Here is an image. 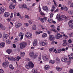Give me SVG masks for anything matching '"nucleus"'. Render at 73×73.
<instances>
[{
    "label": "nucleus",
    "instance_id": "nucleus-1",
    "mask_svg": "<svg viewBox=\"0 0 73 73\" xmlns=\"http://www.w3.org/2000/svg\"><path fill=\"white\" fill-rule=\"evenodd\" d=\"M6 57L7 58H8L9 60H11V61H18L21 59V56H18L14 58L13 57H11L8 56H7Z\"/></svg>",
    "mask_w": 73,
    "mask_h": 73
},
{
    "label": "nucleus",
    "instance_id": "nucleus-2",
    "mask_svg": "<svg viewBox=\"0 0 73 73\" xmlns=\"http://www.w3.org/2000/svg\"><path fill=\"white\" fill-rule=\"evenodd\" d=\"M34 64L31 61L28 62V64H26L25 67L27 69H29V68H33L34 67Z\"/></svg>",
    "mask_w": 73,
    "mask_h": 73
},
{
    "label": "nucleus",
    "instance_id": "nucleus-3",
    "mask_svg": "<svg viewBox=\"0 0 73 73\" xmlns=\"http://www.w3.org/2000/svg\"><path fill=\"white\" fill-rule=\"evenodd\" d=\"M58 15L57 14L56 17V19H58L59 21H61L64 20V19H66L68 17H66L65 15H62L58 17Z\"/></svg>",
    "mask_w": 73,
    "mask_h": 73
},
{
    "label": "nucleus",
    "instance_id": "nucleus-4",
    "mask_svg": "<svg viewBox=\"0 0 73 73\" xmlns=\"http://www.w3.org/2000/svg\"><path fill=\"white\" fill-rule=\"evenodd\" d=\"M19 45L21 49H23L27 46V43L26 42H22L19 44Z\"/></svg>",
    "mask_w": 73,
    "mask_h": 73
},
{
    "label": "nucleus",
    "instance_id": "nucleus-5",
    "mask_svg": "<svg viewBox=\"0 0 73 73\" xmlns=\"http://www.w3.org/2000/svg\"><path fill=\"white\" fill-rule=\"evenodd\" d=\"M8 39H10L9 36L8 34H5L3 37V40L4 41H6Z\"/></svg>",
    "mask_w": 73,
    "mask_h": 73
},
{
    "label": "nucleus",
    "instance_id": "nucleus-6",
    "mask_svg": "<svg viewBox=\"0 0 73 73\" xmlns=\"http://www.w3.org/2000/svg\"><path fill=\"white\" fill-rule=\"evenodd\" d=\"M62 36H63L62 35H61L60 33H58L55 35V37L56 39H60L62 38Z\"/></svg>",
    "mask_w": 73,
    "mask_h": 73
},
{
    "label": "nucleus",
    "instance_id": "nucleus-7",
    "mask_svg": "<svg viewBox=\"0 0 73 73\" xmlns=\"http://www.w3.org/2000/svg\"><path fill=\"white\" fill-rule=\"evenodd\" d=\"M68 24L69 27L71 29H73V20H71L69 21Z\"/></svg>",
    "mask_w": 73,
    "mask_h": 73
},
{
    "label": "nucleus",
    "instance_id": "nucleus-8",
    "mask_svg": "<svg viewBox=\"0 0 73 73\" xmlns=\"http://www.w3.org/2000/svg\"><path fill=\"white\" fill-rule=\"evenodd\" d=\"M48 38L51 41H52L54 40L55 39V37L54 36L52 35H50L48 37Z\"/></svg>",
    "mask_w": 73,
    "mask_h": 73
},
{
    "label": "nucleus",
    "instance_id": "nucleus-9",
    "mask_svg": "<svg viewBox=\"0 0 73 73\" xmlns=\"http://www.w3.org/2000/svg\"><path fill=\"white\" fill-rule=\"evenodd\" d=\"M15 24L16 28H19L20 26L22 25L21 23L19 22H16Z\"/></svg>",
    "mask_w": 73,
    "mask_h": 73
},
{
    "label": "nucleus",
    "instance_id": "nucleus-10",
    "mask_svg": "<svg viewBox=\"0 0 73 73\" xmlns=\"http://www.w3.org/2000/svg\"><path fill=\"white\" fill-rule=\"evenodd\" d=\"M9 65V62L8 61H6L3 63L2 64V66L3 67H4V68H6V67L7 66H8Z\"/></svg>",
    "mask_w": 73,
    "mask_h": 73
},
{
    "label": "nucleus",
    "instance_id": "nucleus-11",
    "mask_svg": "<svg viewBox=\"0 0 73 73\" xmlns=\"http://www.w3.org/2000/svg\"><path fill=\"white\" fill-rule=\"evenodd\" d=\"M25 36L26 37H27V38L28 37H32V34H31V33L28 32L26 33Z\"/></svg>",
    "mask_w": 73,
    "mask_h": 73
},
{
    "label": "nucleus",
    "instance_id": "nucleus-12",
    "mask_svg": "<svg viewBox=\"0 0 73 73\" xmlns=\"http://www.w3.org/2000/svg\"><path fill=\"white\" fill-rule=\"evenodd\" d=\"M44 11H46V12H48L49 11V9L48 7L46 6H44L42 7Z\"/></svg>",
    "mask_w": 73,
    "mask_h": 73
},
{
    "label": "nucleus",
    "instance_id": "nucleus-13",
    "mask_svg": "<svg viewBox=\"0 0 73 73\" xmlns=\"http://www.w3.org/2000/svg\"><path fill=\"white\" fill-rule=\"evenodd\" d=\"M43 60L45 61H49V58L47 56H44L43 57Z\"/></svg>",
    "mask_w": 73,
    "mask_h": 73
},
{
    "label": "nucleus",
    "instance_id": "nucleus-14",
    "mask_svg": "<svg viewBox=\"0 0 73 73\" xmlns=\"http://www.w3.org/2000/svg\"><path fill=\"white\" fill-rule=\"evenodd\" d=\"M37 40L35 39L33 42V45L34 46H36L37 45Z\"/></svg>",
    "mask_w": 73,
    "mask_h": 73
},
{
    "label": "nucleus",
    "instance_id": "nucleus-15",
    "mask_svg": "<svg viewBox=\"0 0 73 73\" xmlns=\"http://www.w3.org/2000/svg\"><path fill=\"white\" fill-rule=\"evenodd\" d=\"M19 37H21L20 38L21 40H23V37H24V35L23 34L22 32H20L19 34Z\"/></svg>",
    "mask_w": 73,
    "mask_h": 73
},
{
    "label": "nucleus",
    "instance_id": "nucleus-16",
    "mask_svg": "<svg viewBox=\"0 0 73 73\" xmlns=\"http://www.w3.org/2000/svg\"><path fill=\"white\" fill-rule=\"evenodd\" d=\"M64 62L65 63L67 64L68 65H69L70 64V60L68 59L67 58H66V60Z\"/></svg>",
    "mask_w": 73,
    "mask_h": 73
},
{
    "label": "nucleus",
    "instance_id": "nucleus-17",
    "mask_svg": "<svg viewBox=\"0 0 73 73\" xmlns=\"http://www.w3.org/2000/svg\"><path fill=\"white\" fill-rule=\"evenodd\" d=\"M68 56L69 57V58L70 60H73V53H71L70 55H68Z\"/></svg>",
    "mask_w": 73,
    "mask_h": 73
},
{
    "label": "nucleus",
    "instance_id": "nucleus-18",
    "mask_svg": "<svg viewBox=\"0 0 73 73\" xmlns=\"http://www.w3.org/2000/svg\"><path fill=\"white\" fill-rule=\"evenodd\" d=\"M9 8L11 9H13L15 8V6L13 5H11L9 6Z\"/></svg>",
    "mask_w": 73,
    "mask_h": 73
},
{
    "label": "nucleus",
    "instance_id": "nucleus-19",
    "mask_svg": "<svg viewBox=\"0 0 73 73\" xmlns=\"http://www.w3.org/2000/svg\"><path fill=\"white\" fill-rule=\"evenodd\" d=\"M9 13L8 12H6L4 14V16L5 17H8L9 16Z\"/></svg>",
    "mask_w": 73,
    "mask_h": 73
},
{
    "label": "nucleus",
    "instance_id": "nucleus-20",
    "mask_svg": "<svg viewBox=\"0 0 73 73\" xmlns=\"http://www.w3.org/2000/svg\"><path fill=\"white\" fill-rule=\"evenodd\" d=\"M40 44L42 45V46H45L46 45V42L44 41H41L40 42Z\"/></svg>",
    "mask_w": 73,
    "mask_h": 73
},
{
    "label": "nucleus",
    "instance_id": "nucleus-21",
    "mask_svg": "<svg viewBox=\"0 0 73 73\" xmlns=\"http://www.w3.org/2000/svg\"><path fill=\"white\" fill-rule=\"evenodd\" d=\"M6 52L8 54H11L12 53V50L11 49H8L6 51Z\"/></svg>",
    "mask_w": 73,
    "mask_h": 73
},
{
    "label": "nucleus",
    "instance_id": "nucleus-22",
    "mask_svg": "<svg viewBox=\"0 0 73 73\" xmlns=\"http://www.w3.org/2000/svg\"><path fill=\"white\" fill-rule=\"evenodd\" d=\"M55 61L56 63H59L60 62V59L58 57H56L55 59Z\"/></svg>",
    "mask_w": 73,
    "mask_h": 73
},
{
    "label": "nucleus",
    "instance_id": "nucleus-23",
    "mask_svg": "<svg viewBox=\"0 0 73 73\" xmlns=\"http://www.w3.org/2000/svg\"><path fill=\"white\" fill-rule=\"evenodd\" d=\"M22 7L23 8H25L26 9H29L27 8L28 6L26 4H23L22 5Z\"/></svg>",
    "mask_w": 73,
    "mask_h": 73
},
{
    "label": "nucleus",
    "instance_id": "nucleus-24",
    "mask_svg": "<svg viewBox=\"0 0 73 73\" xmlns=\"http://www.w3.org/2000/svg\"><path fill=\"white\" fill-rule=\"evenodd\" d=\"M5 43L4 42H2L0 44V47L1 48H3L5 46Z\"/></svg>",
    "mask_w": 73,
    "mask_h": 73
},
{
    "label": "nucleus",
    "instance_id": "nucleus-25",
    "mask_svg": "<svg viewBox=\"0 0 73 73\" xmlns=\"http://www.w3.org/2000/svg\"><path fill=\"white\" fill-rule=\"evenodd\" d=\"M50 66L48 65H45L44 66V68L46 70L49 69Z\"/></svg>",
    "mask_w": 73,
    "mask_h": 73
},
{
    "label": "nucleus",
    "instance_id": "nucleus-26",
    "mask_svg": "<svg viewBox=\"0 0 73 73\" xmlns=\"http://www.w3.org/2000/svg\"><path fill=\"white\" fill-rule=\"evenodd\" d=\"M56 70L58 71V72H60L61 71V70H62V68L60 67H57L56 68Z\"/></svg>",
    "mask_w": 73,
    "mask_h": 73
},
{
    "label": "nucleus",
    "instance_id": "nucleus-27",
    "mask_svg": "<svg viewBox=\"0 0 73 73\" xmlns=\"http://www.w3.org/2000/svg\"><path fill=\"white\" fill-rule=\"evenodd\" d=\"M38 20H40V21H41V22H42V23H44V19L43 18H41L40 17H39L38 18Z\"/></svg>",
    "mask_w": 73,
    "mask_h": 73
},
{
    "label": "nucleus",
    "instance_id": "nucleus-28",
    "mask_svg": "<svg viewBox=\"0 0 73 73\" xmlns=\"http://www.w3.org/2000/svg\"><path fill=\"white\" fill-rule=\"evenodd\" d=\"M48 36V35L46 33H44L42 35V37L43 38H45V37H46Z\"/></svg>",
    "mask_w": 73,
    "mask_h": 73
},
{
    "label": "nucleus",
    "instance_id": "nucleus-29",
    "mask_svg": "<svg viewBox=\"0 0 73 73\" xmlns=\"http://www.w3.org/2000/svg\"><path fill=\"white\" fill-rule=\"evenodd\" d=\"M30 56L31 57H32L34 56L35 54L33 52H31L29 53Z\"/></svg>",
    "mask_w": 73,
    "mask_h": 73
},
{
    "label": "nucleus",
    "instance_id": "nucleus-30",
    "mask_svg": "<svg viewBox=\"0 0 73 73\" xmlns=\"http://www.w3.org/2000/svg\"><path fill=\"white\" fill-rule=\"evenodd\" d=\"M55 62H56V61L54 60H52L49 61V63L52 64H54Z\"/></svg>",
    "mask_w": 73,
    "mask_h": 73
},
{
    "label": "nucleus",
    "instance_id": "nucleus-31",
    "mask_svg": "<svg viewBox=\"0 0 73 73\" xmlns=\"http://www.w3.org/2000/svg\"><path fill=\"white\" fill-rule=\"evenodd\" d=\"M10 39H7L6 41L7 44H9L11 42V41L9 40Z\"/></svg>",
    "mask_w": 73,
    "mask_h": 73
},
{
    "label": "nucleus",
    "instance_id": "nucleus-32",
    "mask_svg": "<svg viewBox=\"0 0 73 73\" xmlns=\"http://www.w3.org/2000/svg\"><path fill=\"white\" fill-rule=\"evenodd\" d=\"M50 31H52L53 32H55V33H57V31H56V30L55 29H50Z\"/></svg>",
    "mask_w": 73,
    "mask_h": 73
},
{
    "label": "nucleus",
    "instance_id": "nucleus-33",
    "mask_svg": "<svg viewBox=\"0 0 73 73\" xmlns=\"http://www.w3.org/2000/svg\"><path fill=\"white\" fill-rule=\"evenodd\" d=\"M66 58L65 59L64 58H62L61 59V60L62 62H65V61Z\"/></svg>",
    "mask_w": 73,
    "mask_h": 73
},
{
    "label": "nucleus",
    "instance_id": "nucleus-34",
    "mask_svg": "<svg viewBox=\"0 0 73 73\" xmlns=\"http://www.w3.org/2000/svg\"><path fill=\"white\" fill-rule=\"evenodd\" d=\"M43 33V31H39L36 32V35H39V34H40V33Z\"/></svg>",
    "mask_w": 73,
    "mask_h": 73
},
{
    "label": "nucleus",
    "instance_id": "nucleus-35",
    "mask_svg": "<svg viewBox=\"0 0 73 73\" xmlns=\"http://www.w3.org/2000/svg\"><path fill=\"white\" fill-rule=\"evenodd\" d=\"M68 13L69 14H70V15H72L73 13V11L72 10H69Z\"/></svg>",
    "mask_w": 73,
    "mask_h": 73
},
{
    "label": "nucleus",
    "instance_id": "nucleus-36",
    "mask_svg": "<svg viewBox=\"0 0 73 73\" xmlns=\"http://www.w3.org/2000/svg\"><path fill=\"white\" fill-rule=\"evenodd\" d=\"M9 68L10 69H12L13 70L14 69V67L13 66V65L12 64H10L9 66Z\"/></svg>",
    "mask_w": 73,
    "mask_h": 73
},
{
    "label": "nucleus",
    "instance_id": "nucleus-37",
    "mask_svg": "<svg viewBox=\"0 0 73 73\" xmlns=\"http://www.w3.org/2000/svg\"><path fill=\"white\" fill-rule=\"evenodd\" d=\"M25 52H22L21 53V57H24V56H25Z\"/></svg>",
    "mask_w": 73,
    "mask_h": 73
},
{
    "label": "nucleus",
    "instance_id": "nucleus-38",
    "mask_svg": "<svg viewBox=\"0 0 73 73\" xmlns=\"http://www.w3.org/2000/svg\"><path fill=\"white\" fill-rule=\"evenodd\" d=\"M63 36L64 38L65 39H67V38H68V36L65 34H63Z\"/></svg>",
    "mask_w": 73,
    "mask_h": 73
},
{
    "label": "nucleus",
    "instance_id": "nucleus-39",
    "mask_svg": "<svg viewBox=\"0 0 73 73\" xmlns=\"http://www.w3.org/2000/svg\"><path fill=\"white\" fill-rule=\"evenodd\" d=\"M1 29L2 30H3V31H4V30H5V29H6V28L5 27V26H3L1 28Z\"/></svg>",
    "mask_w": 73,
    "mask_h": 73
},
{
    "label": "nucleus",
    "instance_id": "nucleus-40",
    "mask_svg": "<svg viewBox=\"0 0 73 73\" xmlns=\"http://www.w3.org/2000/svg\"><path fill=\"white\" fill-rule=\"evenodd\" d=\"M41 28L42 30H47V28H46L44 27L43 26H41Z\"/></svg>",
    "mask_w": 73,
    "mask_h": 73
},
{
    "label": "nucleus",
    "instance_id": "nucleus-41",
    "mask_svg": "<svg viewBox=\"0 0 73 73\" xmlns=\"http://www.w3.org/2000/svg\"><path fill=\"white\" fill-rule=\"evenodd\" d=\"M53 2L54 3L55 6H56V7H57V4H56V3H57L56 1L54 0H53Z\"/></svg>",
    "mask_w": 73,
    "mask_h": 73
},
{
    "label": "nucleus",
    "instance_id": "nucleus-42",
    "mask_svg": "<svg viewBox=\"0 0 73 73\" xmlns=\"http://www.w3.org/2000/svg\"><path fill=\"white\" fill-rule=\"evenodd\" d=\"M69 36L70 37H73V32L69 34Z\"/></svg>",
    "mask_w": 73,
    "mask_h": 73
},
{
    "label": "nucleus",
    "instance_id": "nucleus-43",
    "mask_svg": "<svg viewBox=\"0 0 73 73\" xmlns=\"http://www.w3.org/2000/svg\"><path fill=\"white\" fill-rule=\"evenodd\" d=\"M48 21L49 23H52V19H48Z\"/></svg>",
    "mask_w": 73,
    "mask_h": 73
},
{
    "label": "nucleus",
    "instance_id": "nucleus-44",
    "mask_svg": "<svg viewBox=\"0 0 73 73\" xmlns=\"http://www.w3.org/2000/svg\"><path fill=\"white\" fill-rule=\"evenodd\" d=\"M25 27H28V26L29 25V24L28 23H25Z\"/></svg>",
    "mask_w": 73,
    "mask_h": 73
},
{
    "label": "nucleus",
    "instance_id": "nucleus-45",
    "mask_svg": "<svg viewBox=\"0 0 73 73\" xmlns=\"http://www.w3.org/2000/svg\"><path fill=\"white\" fill-rule=\"evenodd\" d=\"M4 73V70L3 69H0V73Z\"/></svg>",
    "mask_w": 73,
    "mask_h": 73
},
{
    "label": "nucleus",
    "instance_id": "nucleus-46",
    "mask_svg": "<svg viewBox=\"0 0 73 73\" xmlns=\"http://www.w3.org/2000/svg\"><path fill=\"white\" fill-rule=\"evenodd\" d=\"M64 10L65 11H68V8L66 6H64Z\"/></svg>",
    "mask_w": 73,
    "mask_h": 73
},
{
    "label": "nucleus",
    "instance_id": "nucleus-47",
    "mask_svg": "<svg viewBox=\"0 0 73 73\" xmlns=\"http://www.w3.org/2000/svg\"><path fill=\"white\" fill-rule=\"evenodd\" d=\"M40 14L41 15H42V16H44L45 15V13H44V12H40Z\"/></svg>",
    "mask_w": 73,
    "mask_h": 73
},
{
    "label": "nucleus",
    "instance_id": "nucleus-48",
    "mask_svg": "<svg viewBox=\"0 0 73 73\" xmlns=\"http://www.w3.org/2000/svg\"><path fill=\"white\" fill-rule=\"evenodd\" d=\"M69 73H73V70L72 69H70L69 70Z\"/></svg>",
    "mask_w": 73,
    "mask_h": 73
},
{
    "label": "nucleus",
    "instance_id": "nucleus-49",
    "mask_svg": "<svg viewBox=\"0 0 73 73\" xmlns=\"http://www.w3.org/2000/svg\"><path fill=\"white\" fill-rule=\"evenodd\" d=\"M1 10L2 13L3 12H4V11H5V9H4L3 8L1 9Z\"/></svg>",
    "mask_w": 73,
    "mask_h": 73
},
{
    "label": "nucleus",
    "instance_id": "nucleus-50",
    "mask_svg": "<svg viewBox=\"0 0 73 73\" xmlns=\"http://www.w3.org/2000/svg\"><path fill=\"white\" fill-rule=\"evenodd\" d=\"M36 57H37V56L36 55H35L33 58V60H35V59Z\"/></svg>",
    "mask_w": 73,
    "mask_h": 73
},
{
    "label": "nucleus",
    "instance_id": "nucleus-51",
    "mask_svg": "<svg viewBox=\"0 0 73 73\" xmlns=\"http://www.w3.org/2000/svg\"><path fill=\"white\" fill-rule=\"evenodd\" d=\"M44 21H46L47 20V18L46 17H44L43 18Z\"/></svg>",
    "mask_w": 73,
    "mask_h": 73
},
{
    "label": "nucleus",
    "instance_id": "nucleus-52",
    "mask_svg": "<svg viewBox=\"0 0 73 73\" xmlns=\"http://www.w3.org/2000/svg\"><path fill=\"white\" fill-rule=\"evenodd\" d=\"M53 16V13H51L50 14V18H52Z\"/></svg>",
    "mask_w": 73,
    "mask_h": 73
},
{
    "label": "nucleus",
    "instance_id": "nucleus-53",
    "mask_svg": "<svg viewBox=\"0 0 73 73\" xmlns=\"http://www.w3.org/2000/svg\"><path fill=\"white\" fill-rule=\"evenodd\" d=\"M54 47H52L51 48H50L49 49V51H52L53 49H54Z\"/></svg>",
    "mask_w": 73,
    "mask_h": 73
},
{
    "label": "nucleus",
    "instance_id": "nucleus-54",
    "mask_svg": "<svg viewBox=\"0 0 73 73\" xmlns=\"http://www.w3.org/2000/svg\"><path fill=\"white\" fill-rule=\"evenodd\" d=\"M50 27L51 28H53L54 29H55L56 27L53 25H52L50 26Z\"/></svg>",
    "mask_w": 73,
    "mask_h": 73
},
{
    "label": "nucleus",
    "instance_id": "nucleus-55",
    "mask_svg": "<svg viewBox=\"0 0 73 73\" xmlns=\"http://www.w3.org/2000/svg\"><path fill=\"white\" fill-rule=\"evenodd\" d=\"M62 45L63 46H65L67 45V42L64 43Z\"/></svg>",
    "mask_w": 73,
    "mask_h": 73
},
{
    "label": "nucleus",
    "instance_id": "nucleus-56",
    "mask_svg": "<svg viewBox=\"0 0 73 73\" xmlns=\"http://www.w3.org/2000/svg\"><path fill=\"white\" fill-rule=\"evenodd\" d=\"M41 57L40 56H39L38 58V61H40V60H41Z\"/></svg>",
    "mask_w": 73,
    "mask_h": 73
},
{
    "label": "nucleus",
    "instance_id": "nucleus-57",
    "mask_svg": "<svg viewBox=\"0 0 73 73\" xmlns=\"http://www.w3.org/2000/svg\"><path fill=\"white\" fill-rule=\"evenodd\" d=\"M7 21H11V19L10 18H8L7 19Z\"/></svg>",
    "mask_w": 73,
    "mask_h": 73
},
{
    "label": "nucleus",
    "instance_id": "nucleus-58",
    "mask_svg": "<svg viewBox=\"0 0 73 73\" xmlns=\"http://www.w3.org/2000/svg\"><path fill=\"white\" fill-rule=\"evenodd\" d=\"M32 29L33 30H36V28L34 27H32Z\"/></svg>",
    "mask_w": 73,
    "mask_h": 73
},
{
    "label": "nucleus",
    "instance_id": "nucleus-59",
    "mask_svg": "<svg viewBox=\"0 0 73 73\" xmlns=\"http://www.w3.org/2000/svg\"><path fill=\"white\" fill-rule=\"evenodd\" d=\"M25 18H27V19L29 18V16H28V15H25Z\"/></svg>",
    "mask_w": 73,
    "mask_h": 73
},
{
    "label": "nucleus",
    "instance_id": "nucleus-60",
    "mask_svg": "<svg viewBox=\"0 0 73 73\" xmlns=\"http://www.w3.org/2000/svg\"><path fill=\"white\" fill-rule=\"evenodd\" d=\"M68 42L69 43H71V42H72V40H71V39H69L68 40Z\"/></svg>",
    "mask_w": 73,
    "mask_h": 73
},
{
    "label": "nucleus",
    "instance_id": "nucleus-61",
    "mask_svg": "<svg viewBox=\"0 0 73 73\" xmlns=\"http://www.w3.org/2000/svg\"><path fill=\"white\" fill-rule=\"evenodd\" d=\"M57 30H58V31H60V26H59L57 27Z\"/></svg>",
    "mask_w": 73,
    "mask_h": 73
},
{
    "label": "nucleus",
    "instance_id": "nucleus-62",
    "mask_svg": "<svg viewBox=\"0 0 73 73\" xmlns=\"http://www.w3.org/2000/svg\"><path fill=\"white\" fill-rule=\"evenodd\" d=\"M11 1L13 2L14 3H16V1L15 0H11Z\"/></svg>",
    "mask_w": 73,
    "mask_h": 73
},
{
    "label": "nucleus",
    "instance_id": "nucleus-63",
    "mask_svg": "<svg viewBox=\"0 0 73 73\" xmlns=\"http://www.w3.org/2000/svg\"><path fill=\"white\" fill-rule=\"evenodd\" d=\"M58 52L59 53L61 52V50L60 49H58Z\"/></svg>",
    "mask_w": 73,
    "mask_h": 73
},
{
    "label": "nucleus",
    "instance_id": "nucleus-64",
    "mask_svg": "<svg viewBox=\"0 0 73 73\" xmlns=\"http://www.w3.org/2000/svg\"><path fill=\"white\" fill-rule=\"evenodd\" d=\"M70 7H72V8H73V3H72L71 4Z\"/></svg>",
    "mask_w": 73,
    "mask_h": 73
}]
</instances>
